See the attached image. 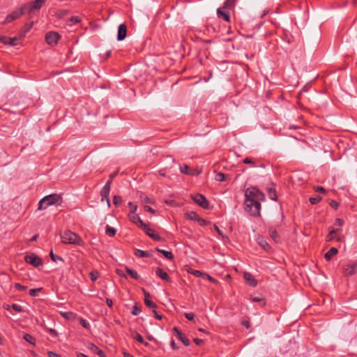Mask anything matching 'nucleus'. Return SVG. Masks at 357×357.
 <instances>
[{"label": "nucleus", "mask_w": 357, "mask_h": 357, "mask_svg": "<svg viewBox=\"0 0 357 357\" xmlns=\"http://www.w3.org/2000/svg\"><path fill=\"white\" fill-rule=\"evenodd\" d=\"M251 301L252 302H259V303H261L262 305H265V301H264V299L258 298V297H252L251 298Z\"/></svg>", "instance_id": "54"}, {"label": "nucleus", "mask_w": 357, "mask_h": 357, "mask_svg": "<svg viewBox=\"0 0 357 357\" xmlns=\"http://www.w3.org/2000/svg\"><path fill=\"white\" fill-rule=\"evenodd\" d=\"M314 190L317 192H319V193H321V194H326V190L323 188L322 186H314L313 188Z\"/></svg>", "instance_id": "45"}, {"label": "nucleus", "mask_w": 357, "mask_h": 357, "mask_svg": "<svg viewBox=\"0 0 357 357\" xmlns=\"http://www.w3.org/2000/svg\"><path fill=\"white\" fill-rule=\"evenodd\" d=\"M63 199L60 195L51 194L44 197L40 200L38 203V209L43 210L47 208L48 206L57 204L61 205Z\"/></svg>", "instance_id": "2"}, {"label": "nucleus", "mask_w": 357, "mask_h": 357, "mask_svg": "<svg viewBox=\"0 0 357 357\" xmlns=\"http://www.w3.org/2000/svg\"><path fill=\"white\" fill-rule=\"evenodd\" d=\"M79 323L84 328L88 329L90 327L89 323L83 318H79Z\"/></svg>", "instance_id": "46"}, {"label": "nucleus", "mask_w": 357, "mask_h": 357, "mask_svg": "<svg viewBox=\"0 0 357 357\" xmlns=\"http://www.w3.org/2000/svg\"><path fill=\"white\" fill-rule=\"evenodd\" d=\"M190 273L196 277H203L204 278V273H203L200 271H197V270H192Z\"/></svg>", "instance_id": "48"}, {"label": "nucleus", "mask_w": 357, "mask_h": 357, "mask_svg": "<svg viewBox=\"0 0 357 357\" xmlns=\"http://www.w3.org/2000/svg\"><path fill=\"white\" fill-rule=\"evenodd\" d=\"M132 337L136 340L137 342H140V343H144V338L143 337L138 333L137 332H135L133 334H132Z\"/></svg>", "instance_id": "42"}, {"label": "nucleus", "mask_w": 357, "mask_h": 357, "mask_svg": "<svg viewBox=\"0 0 357 357\" xmlns=\"http://www.w3.org/2000/svg\"><path fill=\"white\" fill-rule=\"evenodd\" d=\"M144 210L145 211L150 212V213H151L153 214L155 213V211L153 208H152L151 206H144Z\"/></svg>", "instance_id": "58"}, {"label": "nucleus", "mask_w": 357, "mask_h": 357, "mask_svg": "<svg viewBox=\"0 0 357 357\" xmlns=\"http://www.w3.org/2000/svg\"><path fill=\"white\" fill-rule=\"evenodd\" d=\"M244 279L251 287H255L257 284V280L253 278L252 274L249 273H244Z\"/></svg>", "instance_id": "18"}, {"label": "nucleus", "mask_w": 357, "mask_h": 357, "mask_svg": "<svg viewBox=\"0 0 357 357\" xmlns=\"http://www.w3.org/2000/svg\"><path fill=\"white\" fill-rule=\"evenodd\" d=\"M191 197L192 200L202 208L204 209L209 208V202L203 195L197 193L194 195H191Z\"/></svg>", "instance_id": "8"}, {"label": "nucleus", "mask_w": 357, "mask_h": 357, "mask_svg": "<svg viewBox=\"0 0 357 357\" xmlns=\"http://www.w3.org/2000/svg\"><path fill=\"white\" fill-rule=\"evenodd\" d=\"M126 34H127L126 26L124 24H120L118 28L117 40H123L126 37Z\"/></svg>", "instance_id": "15"}, {"label": "nucleus", "mask_w": 357, "mask_h": 357, "mask_svg": "<svg viewBox=\"0 0 357 357\" xmlns=\"http://www.w3.org/2000/svg\"><path fill=\"white\" fill-rule=\"evenodd\" d=\"M153 314L154 317L156 319H158V320L162 319V315L159 314L158 312L155 310V309L153 310Z\"/></svg>", "instance_id": "59"}, {"label": "nucleus", "mask_w": 357, "mask_h": 357, "mask_svg": "<svg viewBox=\"0 0 357 357\" xmlns=\"http://www.w3.org/2000/svg\"><path fill=\"white\" fill-rule=\"evenodd\" d=\"M112 182V176H110L109 179L106 182V183L105 184V185L103 187L110 189Z\"/></svg>", "instance_id": "62"}, {"label": "nucleus", "mask_w": 357, "mask_h": 357, "mask_svg": "<svg viewBox=\"0 0 357 357\" xmlns=\"http://www.w3.org/2000/svg\"><path fill=\"white\" fill-rule=\"evenodd\" d=\"M93 349L95 352H96V354L98 355V356L100 357H105V352L100 349L98 347H96V345L93 344Z\"/></svg>", "instance_id": "38"}, {"label": "nucleus", "mask_w": 357, "mask_h": 357, "mask_svg": "<svg viewBox=\"0 0 357 357\" xmlns=\"http://www.w3.org/2000/svg\"><path fill=\"white\" fill-rule=\"evenodd\" d=\"M217 16L219 19L223 20L225 22H229L230 13L225 8L220 7L217 10Z\"/></svg>", "instance_id": "12"}, {"label": "nucleus", "mask_w": 357, "mask_h": 357, "mask_svg": "<svg viewBox=\"0 0 357 357\" xmlns=\"http://www.w3.org/2000/svg\"><path fill=\"white\" fill-rule=\"evenodd\" d=\"M173 331L177 338L181 341L185 346H189L190 344V340L185 336V335L176 327H174Z\"/></svg>", "instance_id": "13"}, {"label": "nucleus", "mask_w": 357, "mask_h": 357, "mask_svg": "<svg viewBox=\"0 0 357 357\" xmlns=\"http://www.w3.org/2000/svg\"><path fill=\"white\" fill-rule=\"evenodd\" d=\"M126 272L135 280H138L139 278L138 273L128 267H126Z\"/></svg>", "instance_id": "28"}, {"label": "nucleus", "mask_w": 357, "mask_h": 357, "mask_svg": "<svg viewBox=\"0 0 357 357\" xmlns=\"http://www.w3.org/2000/svg\"><path fill=\"white\" fill-rule=\"evenodd\" d=\"M329 204L335 210H337L339 207V203L335 200H331Z\"/></svg>", "instance_id": "49"}, {"label": "nucleus", "mask_w": 357, "mask_h": 357, "mask_svg": "<svg viewBox=\"0 0 357 357\" xmlns=\"http://www.w3.org/2000/svg\"><path fill=\"white\" fill-rule=\"evenodd\" d=\"M142 291H143V294L144 296V299H149V298L151 297L150 294L147 291H146L144 288L142 289Z\"/></svg>", "instance_id": "63"}, {"label": "nucleus", "mask_w": 357, "mask_h": 357, "mask_svg": "<svg viewBox=\"0 0 357 357\" xmlns=\"http://www.w3.org/2000/svg\"><path fill=\"white\" fill-rule=\"evenodd\" d=\"M344 224V220L341 218H337L335 221V225L342 227Z\"/></svg>", "instance_id": "56"}, {"label": "nucleus", "mask_w": 357, "mask_h": 357, "mask_svg": "<svg viewBox=\"0 0 357 357\" xmlns=\"http://www.w3.org/2000/svg\"><path fill=\"white\" fill-rule=\"evenodd\" d=\"M197 222L200 226H206L209 223V222L206 221V220L202 218H199V220H197Z\"/></svg>", "instance_id": "52"}, {"label": "nucleus", "mask_w": 357, "mask_h": 357, "mask_svg": "<svg viewBox=\"0 0 357 357\" xmlns=\"http://www.w3.org/2000/svg\"><path fill=\"white\" fill-rule=\"evenodd\" d=\"M155 250H156V251L158 252L161 253L162 255H163V256L165 257H166L167 259H170V260L174 259V255H173L172 252L167 251V250H162V249H160L158 248H156Z\"/></svg>", "instance_id": "23"}, {"label": "nucleus", "mask_w": 357, "mask_h": 357, "mask_svg": "<svg viewBox=\"0 0 357 357\" xmlns=\"http://www.w3.org/2000/svg\"><path fill=\"white\" fill-rule=\"evenodd\" d=\"M204 277H206V278L207 280H208L210 282H211L212 283H214V284L218 283L217 280H215V278H213V277H211V275H208L206 273H204Z\"/></svg>", "instance_id": "53"}, {"label": "nucleus", "mask_w": 357, "mask_h": 357, "mask_svg": "<svg viewBox=\"0 0 357 357\" xmlns=\"http://www.w3.org/2000/svg\"><path fill=\"white\" fill-rule=\"evenodd\" d=\"M11 307L15 311L17 312H21L23 311L22 307L17 304H13Z\"/></svg>", "instance_id": "51"}, {"label": "nucleus", "mask_w": 357, "mask_h": 357, "mask_svg": "<svg viewBox=\"0 0 357 357\" xmlns=\"http://www.w3.org/2000/svg\"><path fill=\"white\" fill-rule=\"evenodd\" d=\"M179 169L182 174L185 175L197 176L201 174L200 170H197L196 169H191L187 165H181Z\"/></svg>", "instance_id": "11"}, {"label": "nucleus", "mask_w": 357, "mask_h": 357, "mask_svg": "<svg viewBox=\"0 0 357 357\" xmlns=\"http://www.w3.org/2000/svg\"><path fill=\"white\" fill-rule=\"evenodd\" d=\"M185 317L189 321H194L195 315L193 312H186L184 314Z\"/></svg>", "instance_id": "47"}, {"label": "nucleus", "mask_w": 357, "mask_h": 357, "mask_svg": "<svg viewBox=\"0 0 357 357\" xmlns=\"http://www.w3.org/2000/svg\"><path fill=\"white\" fill-rule=\"evenodd\" d=\"M121 202H122V198L121 196H119V195L114 196L113 204L116 206H119Z\"/></svg>", "instance_id": "43"}, {"label": "nucleus", "mask_w": 357, "mask_h": 357, "mask_svg": "<svg viewBox=\"0 0 357 357\" xmlns=\"http://www.w3.org/2000/svg\"><path fill=\"white\" fill-rule=\"evenodd\" d=\"M335 238L337 239V241L338 242H341L342 241H343V238H344V236H337V234H335V231H333V229H331L329 233L328 234V235L326 236V241H332L333 240H334Z\"/></svg>", "instance_id": "17"}, {"label": "nucleus", "mask_w": 357, "mask_h": 357, "mask_svg": "<svg viewBox=\"0 0 357 357\" xmlns=\"http://www.w3.org/2000/svg\"><path fill=\"white\" fill-rule=\"evenodd\" d=\"M42 288L31 289L29 294L31 296H36L39 292L42 291Z\"/></svg>", "instance_id": "44"}, {"label": "nucleus", "mask_w": 357, "mask_h": 357, "mask_svg": "<svg viewBox=\"0 0 357 357\" xmlns=\"http://www.w3.org/2000/svg\"><path fill=\"white\" fill-rule=\"evenodd\" d=\"M9 37L7 36H0V42L3 43L4 45H8Z\"/></svg>", "instance_id": "55"}, {"label": "nucleus", "mask_w": 357, "mask_h": 357, "mask_svg": "<svg viewBox=\"0 0 357 357\" xmlns=\"http://www.w3.org/2000/svg\"><path fill=\"white\" fill-rule=\"evenodd\" d=\"M61 241L64 244H74L80 245L82 243V239L77 234L70 231H65L61 236Z\"/></svg>", "instance_id": "3"}, {"label": "nucleus", "mask_w": 357, "mask_h": 357, "mask_svg": "<svg viewBox=\"0 0 357 357\" xmlns=\"http://www.w3.org/2000/svg\"><path fill=\"white\" fill-rule=\"evenodd\" d=\"M140 229H143L146 234L148 235L149 237L151 238V235L155 233V231L151 228L149 227V226L146 224H144V227H142Z\"/></svg>", "instance_id": "32"}, {"label": "nucleus", "mask_w": 357, "mask_h": 357, "mask_svg": "<svg viewBox=\"0 0 357 357\" xmlns=\"http://www.w3.org/2000/svg\"><path fill=\"white\" fill-rule=\"evenodd\" d=\"M33 25V22L27 23L24 25L23 33L21 35V37H23L29 30L32 28Z\"/></svg>", "instance_id": "39"}, {"label": "nucleus", "mask_w": 357, "mask_h": 357, "mask_svg": "<svg viewBox=\"0 0 357 357\" xmlns=\"http://www.w3.org/2000/svg\"><path fill=\"white\" fill-rule=\"evenodd\" d=\"M321 199H322L321 197L317 196L315 197H310L309 199V202H310L311 204L314 205V204H317L319 202H320Z\"/></svg>", "instance_id": "40"}, {"label": "nucleus", "mask_w": 357, "mask_h": 357, "mask_svg": "<svg viewBox=\"0 0 357 357\" xmlns=\"http://www.w3.org/2000/svg\"><path fill=\"white\" fill-rule=\"evenodd\" d=\"M264 201L245 198L244 202L245 211L252 216L259 217L261 208V202Z\"/></svg>", "instance_id": "1"}, {"label": "nucleus", "mask_w": 357, "mask_h": 357, "mask_svg": "<svg viewBox=\"0 0 357 357\" xmlns=\"http://www.w3.org/2000/svg\"><path fill=\"white\" fill-rule=\"evenodd\" d=\"M268 233L270 236L275 243H279L280 241V236L275 229L271 227L268 230Z\"/></svg>", "instance_id": "21"}, {"label": "nucleus", "mask_w": 357, "mask_h": 357, "mask_svg": "<svg viewBox=\"0 0 357 357\" xmlns=\"http://www.w3.org/2000/svg\"><path fill=\"white\" fill-rule=\"evenodd\" d=\"M236 4V0H226L222 6L227 10H233Z\"/></svg>", "instance_id": "22"}, {"label": "nucleus", "mask_w": 357, "mask_h": 357, "mask_svg": "<svg viewBox=\"0 0 357 357\" xmlns=\"http://www.w3.org/2000/svg\"><path fill=\"white\" fill-rule=\"evenodd\" d=\"M257 242L259 245L266 251H268L270 249V245L263 237H258Z\"/></svg>", "instance_id": "24"}, {"label": "nucleus", "mask_w": 357, "mask_h": 357, "mask_svg": "<svg viewBox=\"0 0 357 357\" xmlns=\"http://www.w3.org/2000/svg\"><path fill=\"white\" fill-rule=\"evenodd\" d=\"M89 277L90 279L94 282L99 278V273L97 271H91L89 273Z\"/></svg>", "instance_id": "41"}, {"label": "nucleus", "mask_w": 357, "mask_h": 357, "mask_svg": "<svg viewBox=\"0 0 357 357\" xmlns=\"http://www.w3.org/2000/svg\"><path fill=\"white\" fill-rule=\"evenodd\" d=\"M155 275L165 281H167L168 282H171V279L168 274L166 272H165L161 268L158 267L155 268Z\"/></svg>", "instance_id": "16"}, {"label": "nucleus", "mask_w": 357, "mask_h": 357, "mask_svg": "<svg viewBox=\"0 0 357 357\" xmlns=\"http://www.w3.org/2000/svg\"><path fill=\"white\" fill-rule=\"evenodd\" d=\"M48 357H61L59 354L54 351H48Z\"/></svg>", "instance_id": "61"}, {"label": "nucleus", "mask_w": 357, "mask_h": 357, "mask_svg": "<svg viewBox=\"0 0 357 357\" xmlns=\"http://www.w3.org/2000/svg\"><path fill=\"white\" fill-rule=\"evenodd\" d=\"M144 304L149 308L151 309H155L158 305L155 303L151 301V300L149 299H144Z\"/></svg>", "instance_id": "35"}, {"label": "nucleus", "mask_w": 357, "mask_h": 357, "mask_svg": "<svg viewBox=\"0 0 357 357\" xmlns=\"http://www.w3.org/2000/svg\"><path fill=\"white\" fill-rule=\"evenodd\" d=\"M357 271V263L348 264L343 268V274L344 276L353 275Z\"/></svg>", "instance_id": "14"}, {"label": "nucleus", "mask_w": 357, "mask_h": 357, "mask_svg": "<svg viewBox=\"0 0 357 357\" xmlns=\"http://www.w3.org/2000/svg\"><path fill=\"white\" fill-rule=\"evenodd\" d=\"M59 38L60 36L56 32L50 31L46 33L45 41L49 45H54L58 43Z\"/></svg>", "instance_id": "10"}, {"label": "nucleus", "mask_w": 357, "mask_h": 357, "mask_svg": "<svg viewBox=\"0 0 357 357\" xmlns=\"http://www.w3.org/2000/svg\"><path fill=\"white\" fill-rule=\"evenodd\" d=\"M69 22H70L69 25L72 26L73 24L79 23L81 22V18L79 16H73L70 18Z\"/></svg>", "instance_id": "37"}, {"label": "nucleus", "mask_w": 357, "mask_h": 357, "mask_svg": "<svg viewBox=\"0 0 357 357\" xmlns=\"http://www.w3.org/2000/svg\"><path fill=\"white\" fill-rule=\"evenodd\" d=\"M47 331L53 336L54 337H56L57 336V332L56 331V330L54 329H52V328H48L47 329Z\"/></svg>", "instance_id": "64"}, {"label": "nucleus", "mask_w": 357, "mask_h": 357, "mask_svg": "<svg viewBox=\"0 0 357 357\" xmlns=\"http://www.w3.org/2000/svg\"><path fill=\"white\" fill-rule=\"evenodd\" d=\"M24 339L28 342L29 343L34 345L36 344V340L35 338L31 335L30 334H28V333H25L24 335Z\"/></svg>", "instance_id": "33"}, {"label": "nucleus", "mask_w": 357, "mask_h": 357, "mask_svg": "<svg viewBox=\"0 0 357 357\" xmlns=\"http://www.w3.org/2000/svg\"><path fill=\"white\" fill-rule=\"evenodd\" d=\"M151 238L156 241H161L162 240V238L158 234L155 233L151 235Z\"/></svg>", "instance_id": "57"}, {"label": "nucleus", "mask_w": 357, "mask_h": 357, "mask_svg": "<svg viewBox=\"0 0 357 357\" xmlns=\"http://www.w3.org/2000/svg\"><path fill=\"white\" fill-rule=\"evenodd\" d=\"M268 195L269 198L273 201L277 200V193L275 188L271 187L268 188Z\"/></svg>", "instance_id": "27"}, {"label": "nucleus", "mask_w": 357, "mask_h": 357, "mask_svg": "<svg viewBox=\"0 0 357 357\" xmlns=\"http://www.w3.org/2000/svg\"><path fill=\"white\" fill-rule=\"evenodd\" d=\"M110 189L102 187L100 191L101 201L103 202L105 199L108 198L109 195Z\"/></svg>", "instance_id": "26"}, {"label": "nucleus", "mask_w": 357, "mask_h": 357, "mask_svg": "<svg viewBox=\"0 0 357 357\" xmlns=\"http://www.w3.org/2000/svg\"><path fill=\"white\" fill-rule=\"evenodd\" d=\"M241 324L247 328L249 329L250 328V324L248 320H243Z\"/></svg>", "instance_id": "60"}, {"label": "nucleus", "mask_w": 357, "mask_h": 357, "mask_svg": "<svg viewBox=\"0 0 357 357\" xmlns=\"http://www.w3.org/2000/svg\"><path fill=\"white\" fill-rule=\"evenodd\" d=\"M50 256L51 259L54 262H57L58 261H63V259L60 256L54 255L52 250L50 251Z\"/></svg>", "instance_id": "36"}, {"label": "nucleus", "mask_w": 357, "mask_h": 357, "mask_svg": "<svg viewBox=\"0 0 357 357\" xmlns=\"http://www.w3.org/2000/svg\"><path fill=\"white\" fill-rule=\"evenodd\" d=\"M245 197L255 200H265V195L257 188L250 186L245 190Z\"/></svg>", "instance_id": "4"}, {"label": "nucleus", "mask_w": 357, "mask_h": 357, "mask_svg": "<svg viewBox=\"0 0 357 357\" xmlns=\"http://www.w3.org/2000/svg\"><path fill=\"white\" fill-rule=\"evenodd\" d=\"M22 37H13L9 38L8 45L11 46H15L20 43V40Z\"/></svg>", "instance_id": "31"}, {"label": "nucleus", "mask_w": 357, "mask_h": 357, "mask_svg": "<svg viewBox=\"0 0 357 357\" xmlns=\"http://www.w3.org/2000/svg\"><path fill=\"white\" fill-rule=\"evenodd\" d=\"M105 233L107 236L112 237L116 234V230L114 228L109 225H107L105 229Z\"/></svg>", "instance_id": "29"}, {"label": "nucleus", "mask_w": 357, "mask_h": 357, "mask_svg": "<svg viewBox=\"0 0 357 357\" xmlns=\"http://www.w3.org/2000/svg\"><path fill=\"white\" fill-rule=\"evenodd\" d=\"M229 178V175L219 172L216 174L215 179L218 181H224Z\"/></svg>", "instance_id": "30"}, {"label": "nucleus", "mask_w": 357, "mask_h": 357, "mask_svg": "<svg viewBox=\"0 0 357 357\" xmlns=\"http://www.w3.org/2000/svg\"><path fill=\"white\" fill-rule=\"evenodd\" d=\"M15 287L18 290V291H25L27 287L26 286H24V285H22L20 283H15Z\"/></svg>", "instance_id": "50"}, {"label": "nucleus", "mask_w": 357, "mask_h": 357, "mask_svg": "<svg viewBox=\"0 0 357 357\" xmlns=\"http://www.w3.org/2000/svg\"><path fill=\"white\" fill-rule=\"evenodd\" d=\"M186 218L190 220L197 222V220L200 218L199 215L195 211H190L185 213Z\"/></svg>", "instance_id": "25"}, {"label": "nucleus", "mask_w": 357, "mask_h": 357, "mask_svg": "<svg viewBox=\"0 0 357 357\" xmlns=\"http://www.w3.org/2000/svg\"><path fill=\"white\" fill-rule=\"evenodd\" d=\"M134 254L137 257H151L152 253L149 251H144L139 249H135Z\"/></svg>", "instance_id": "19"}, {"label": "nucleus", "mask_w": 357, "mask_h": 357, "mask_svg": "<svg viewBox=\"0 0 357 357\" xmlns=\"http://www.w3.org/2000/svg\"><path fill=\"white\" fill-rule=\"evenodd\" d=\"M45 2V0H35L28 2L23 5V9L25 10L26 13L35 14L36 12L39 11Z\"/></svg>", "instance_id": "5"}, {"label": "nucleus", "mask_w": 357, "mask_h": 357, "mask_svg": "<svg viewBox=\"0 0 357 357\" xmlns=\"http://www.w3.org/2000/svg\"><path fill=\"white\" fill-rule=\"evenodd\" d=\"M142 312V308L140 306H138L137 303L134 305L132 307L131 313L134 316L138 315Z\"/></svg>", "instance_id": "34"}, {"label": "nucleus", "mask_w": 357, "mask_h": 357, "mask_svg": "<svg viewBox=\"0 0 357 357\" xmlns=\"http://www.w3.org/2000/svg\"><path fill=\"white\" fill-rule=\"evenodd\" d=\"M338 252V250L336 248L332 247L329 249V250L325 254L324 257L326 261H330L333 257L336 255Z\"/></svg>", "instance_id": "20"}, {"label": "nucleus", "mask_w": 357, "mask_h": 357, "mask_svg": "<svg viewBox=\"0 0 357 357\" xmlns=\"http://www.w3.org/2000/svg\"><path fill=\"white\" fill-rule=\"evenodd\" d=\"M24 261L26 263L32 265L33 267H38L43 265V261L40 257L35 253H29L25 255Z\"/></svg>", "instance_id": "6"}, {"label": "nucleus", "mask_w": 357, "mask_h": 357, "mask_svg": "<svg viewBox=\"0 0 357 357\" xmlns=\"http://www.w3.org/2000/svg\"><path fill=\"white\" fill-rule=\"evenodd\" d=\"M25 13H26L25 10L23 9L22 5L19 9L13 10L10 14L8 15L3 23L4 24H8L13 20L18 19Z\"/></svg>", "instance_id": "7"}, {"label": "nucleus", "mask_w": 357, "mask_h": 357, "mask_svg": "<svg viewBox=\"0 0 357 357\" xmlns=\"http://www.w3.org/2000/svg\"><path fill=\"white\" fill-rule=\"evenodd\" d=\"M136 211L137 207H133V210H130L128 217L132 223L141 228L142 227H144L145 223L141 220L139 216L135 213Z\"/></svg>", "instance_id": "9"}]
</instances>
